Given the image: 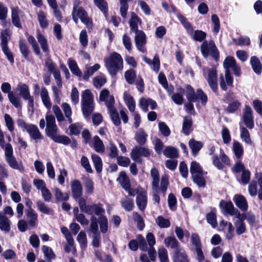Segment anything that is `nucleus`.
Here are the masks:
<instances>
[{"label": "nucleus", "mask_w": 262, "mask_h": 262, "mask_svg": "<svg viewBox=\"0 0 262 262\" xmlns=\"http://www.w3.org/2000/svg\"><path fill=\"white\" fill-rule=\"evenodd\" d=\"M78 202L80 211L88 215H92L94 212L96 215H99L105 212V210L102 207V205L101 203L93 205H86V200L84 198H81Z\"/></svg>", "instance_id": "nucleus-5"}, {"label": "nucleus", "mask_w": 262, "mask_h": 262, "mask_svg": "<svg viewBox=\"0 0 262 262\" xmlns=\"http://www.w3.org/2000/svg\"><path fill=\"white\" fill-rule=\"evenodd\" d=\"M80 2L79 0H75L73 4L72 11V18L76 24L78 23V18L84 24L87 28L92 29L93 27V21L88 15L86 11L84 8L80 6Z\"/></svg>", "instance_id": "nucleus-2"}, {"label": "nucleus", "mask_w": 262, "mask_h": 262, "mask_svg": "<svg viewBox=\"0 0 262 262\" xmlns=\"http://www.w3.org/2000/svg\"><path fill=\"white\" fill-rule=\"evenodd\" d=\"M7 162L12 168L19 170L23 172L24 170V166L22 164L18 165V162L14 156L6 159Z\"/></svg>", "instance_id": "nucleus-37"}, {"label": "nucleus", "mask_w": 262, "mask_h": 262, "mask_svg": "<svg viewBox=\"0 0 262 262\" xmlns=\"http://www.w3.org/2000/svg\"><path fill=\"white\" fill-rule=\"evenodd\" d=\"M150 176L152 178V189L155 190L158 193H159L160 191H161L162 193L165 194L169 185V176L165 174L162 177L160 187H159L160 174L158 170L156 167L151 168Z\"/></svg>", "instance_id": "nucleus-3"}, {"label": "nucleus", "mask_w": 262, "mask_h": 262, "mask_svg": "<svg viewBox=\"0 0 262 262\" xmlns=\"http://www.w3.org/2000/svg\"><path fill=\"white\" fill-rule=\"evenodd\" d=\"M168 205L169 209L172 211H174L177 209V200L172 193L169 194L168 196Z\"/></svg>", "instance_id": "nucleus-52"}, {"label": "nucleus", "mask_w": 262, "mask_h": 262, "mask_svg": "<svg viewBox=\"0 0 262 262\" xmlns=\"http://www.w3.org/2000/svg\"><path fill=\"white\" fill-rule=\"evenodd\" d=\"M81 109L83 115L85 117H89L94 109V104L93 103H81Z\"/></svg>", "instance_id": "nucleus-39"}, {"label": "nucleus", "mask_w": 262, "mask_h": 262, "mask_svg": "<svg viewBox=\"0 0 262 262\" xmlns=\"http://www.w3.org/2000/svg\"><path fill=\"white\" fill-rule=\"evenodd\" d=\"M29 43L32 46V49L36 55H39L40 54V50L35 38L32 35L27 38Z\"/></svg>", "instance_id": "nucleus-49"}, {"label": "nucleus", "mask_w": 262, "mask_h": 262, "mask_svg": "<svg viewBox=\"0 0 262 262\" xmlns=\"http://www.w3.org/2000/svg\"><path fill=\"white\" fill-rule=\"evenodd\" d=\"M148 135L144 130L141 128L136 133L135 139L138 144L140 146H143L147 141V137Z\"/></svg>", "instance_id": "nucleus-24"}, {"label": "nucleus", "mask_w": 262, "mask_h": 262, "mask_svg": "<svg viewBox=\"0 0 262 262\" xmlns=\"http://www.w3.org/2000/svg\"><path fill=\"white\" fill-rule=\"evenodd\" d=\"M233 151L237 159H240L243 157L244 149L242 145L239 142L236 141H234L233 144Z\"/></svg>", "instance_id": "nucleus-38"}, {"label": "nucleus", "mask_w": 262, "mask_h": 262, "mask_svg": "<svg viewBox=\"0 0 262 262\" xmlns=\"http://www.w3.org/2000/svg\"><path fill=\"white\" fill-rule=\"evenodd\" d=\"M18 126L22 129L23 132L27 131L30 137L34 140H40L43 136L40 133L37 126L32 124H27L23 119H19L17 121Z\"/></svg>", "instance_id": "nucleus-6"}, {"label": "nucleus", "mask_w": 262, "mask_h": 262, "mask_svg": "<svg viewBox=\"0 0 262 262\" xmlns=\"http://www.w3.org/2000/svg\"><path fill=\"white\" fill-rule=\"evenodd\" d=\"M100 67H90V68H87L86 71L84 72L83 79L84 80H88L90 76H91L94 72L97 71Z\"/></svg>", "instance_id": "nucleus-61"}, {"label": "nucleus", "mask_w": 262, "mask_h": 262, "mask_svg": "<svg viewBox=\"0 0 262 262\" xmlns=\"http://www.w3.org/2000/svg\"><path fill=\"white\" fill-rule=\"evenodd\" d=\"M109 66H122L123 59L121 55L117 52H113L107 60Z\"/></svg>", "instance_id": "nucleus-19"}, {"label": "nucleus", "mask_w": 262, "mask_h": 262, "mask_svg": "<svg viewBox=\"0 0 262 262\" xmlns=\"http://www.w3.org/2000/svg\"><path fill=\"white\" fill-rule=\"evenodd\" d=\"M11 19L13 24L17 28H21L22 26L20 22L18 10L16 8L11 9Z\"/></svg>", "instance_id": "nucleus-34"}, {"label": "nucleus", "mask_w": 262, "mask_h": 262, "mask_svg": "<svg viewBox=\"0 0 262 262\" xmlns=\"http://www.w3.org/2000/svg\"><path fill=\"white\" fill-rule=\"evenodd\" d=\"M222 137L223 142L225 144H228L231 140L229 130L227 127L223 126L222 130Z\"/></svg>", "instance_id": "nucleus-59"}, {"label": "nucleus", "mask_w": 262, "mask_h": 262, "mask_svg": "<svg viewBox=\"0 0 262 262\" xmlns=\"http://www.w3.org/2000/svg\"><path fill=\"white\" fill-rule=\"evenodd\" d=\"M192 125L193 121L191 117H185L182 124V132L186 136L189 135L193 130Z\"/></svg>", "instance_id": "nucleus-16"}, {"label": "nucleus", "mask_w": 262, "mask_h": 262, "mask_svg": "<svg viewBox=\"0 0 262 262\" xmlns=\"http://www.w3.org/2000/svg\"><path fill=\"white\" fill-rule=\"evenodd\" d=\"M159 130L161 133L165 137H168L170 134V130L169 127L164 122L159 123Z\"/></svg>", "instance_id": "nucleus-58"}, {"label": "nucleus", "mask_w": 262, "mask_h": 262, "mask_svg": "<svg viewBox=\"0 0 262 262\" xmlns=\"http://www.w3.org/2000/svg\"><path fill=\"white\" fill-rule=\"evenodd\" d=\"M226 69L225 78L222 74L220 77V86L222 91H226L227 86L233 87V78L232 76L229 69L232 68L234 74L236 76H239L241 74L240 67H224Z\"/></svg>", "instance_id": "nucleus-4"}, {"label": "nucleus", "mask_w": 262, "mask_h": 262, "mask_svg": "<svg viewBox=\"0 0 262 262\" xmlns=\"http://www.w3.org/2000/svg\"><path fill=\"white\" fill-rule=\"evenodd\" d=\"M36 38L41 46L42 50L45 53H48L49 48L47 39L39 31H37Z\"/></svg>", "instance_id": "nucleus-25"}, {"label": "nucleus", "mask_w": 262, "mask_h": 262, "mask_svg": "<svg viewBox=\"0 0 262 262\" xmlns=\"http://www.w3.org/2000/svg\"><path fill=\"white\" fill-rule=\"evenodd\" d=\"M190 172L192 176L195 174L203 175V170L200 164L196 161H192L190 167Z\"/></svg>", "instance_id": "nucleus-32"}, {"label": "nucleus", "mask_w": 262, "mask_h": 262, "mask_svg": "<svg viewBox=\"0 0 262 262\" xmlns=\"http://www.w3.org/2000/svg\"><path fill=\"white\" fill-rule=\"evenodd\" d=\"M71 191L73 198L75 200H79L83 194L82 186L78 180H74L71 182Z\"/></svg>", "instance_id": "nucleus-13"}, {"label": "nucleus", "mask_w": 262, "mask_h": 262, "mask_svg": "<svg viewBox=\"0 0 262 262\" xmlns=\"http://www.w3.org/2000/svg\"><path fill=\"white\" fill-rule=\"evenodd\" d=\"M251 107L248 105H245L243 112V122L247 128L251 129L254 127V117Z\"/></svg>", "instance_id": "nucleus-12"}, {"label": "nucleus", "mask_w": 262, "mask_h": 262, "mask_svg": "<svg viewBox=\"0 0 262 262\" xmlns=\"http://www.w3.org/2000/svg\"><path fill=\"white\" fill-rule=\"evenodd\" d=\"M8 98L10 102L15 107L17 108L21 107V102L20 97L15 96L12 92L9 93Z\"/></svg>", "instance_id": "nucleus-45"}, {"label": "nucleus", "mask_w": 262, "mask_h": 262, "mask_svg": "<svg viewBox=\"0 0 262 262\" xmlns=\"http://www.w3.org/2000/svg\"><path fill=\"white\" fill-rule=\"evenodd\" d=\"M164 244L167 247H170L171 249H175L174 251L182 250L180 248L179 242L174 236H170L165 238L164 239Z\"/></svg>", "instance_id": "nucleus-21"}, {"label": "nucleus", "mask_w": 262, "mask_h": 262, "mask_svg": "<svg viewBox=\"0 0 262 262\" xmlns=\"http://www.w3.org/2000/svg\"><path fill=\"white\" fill-rule=\"evenodd\" d=\"M40 96L43 105L48 109H50L52 106V103L50 101L48 92L45 87L41 89Z\"/></svg>", "instance_id": "nucleus-27"}, {"label": "nucleus", "mask_w": 262, "mask_h": 262, "mask_svg": "<svg viewBox=\"0 0 262 262\" xmlns=\"http://www.w3.org/2000/svg\"><path fill=\"white\" fill-rule=\"evenodd\" d=\"M10 34H9V31L8 30H5L3 31L1 33V46L2 49V50L4 54L7 56L8 59L10 61V63H13V55L9 49L8 47V43L10 39Z\"/></svg>", "instance_id": "nucleus-8"}, {"label": "nucleus", "mask_w": 262, "mask_h": 262, "mask_svg": "<svg viewBox=\"0 0 262 262\" xmlns=\"http://www.w3.org/2000/svg\"><path fill=\"white\" fill-rule=\"evenodd\" d=\"M241 137L247 144H251L252 141L248 130L245 127H240Z\"/></svg>", "instance_id": "nucleus-51"}, {"label": "nucleus", "mask_w": 262, "mask_h": 262, "mask_svg": "<svg viewBox=\"0 0 262 262\" xmlns=\"http://www.w3.org/2000/svg\"><path fill=\"white\" fill-rule=\"evenodd\" d=\"M172 259L173 262H189L186 253L182 250L174 251Z\"/></svg>", "instance_id": "nucleus-15"}, {"label": "nucleus", "mask_w": 262, "mask_h": 262, "mask_svg": "<svg viewBox=\"0 0 262 262\" xmlns=\"http://www.w3.org/2000/svg\"><path fill=\"white\" fill-rule=\"evenodd\" d=\"M94 139V148L95 150L98 153H103L105 151V146L99 136L96 135L93 138Z\"/></svg>", "instance_id": "nucleus-31"}, {"label": "nucleus", "mask_w": 262, "mask_h": 262, "mask_svg": "<svg viewBox=\"0 0 262 262\" xmlns=\"http://www.w3.org/2000/svg\"><path fill=\"white\" fill-rule=\"evenodd\" d=\"M91 158L97 172L98 173H101L102 171L103 163L101 158L95 154H92Z\"/></svg>", "instance_id": "nucleus-28"}, {"label": "nucleus", "mask_w": 262, "mask_h": 262, "mask_svg": "<svg viewBox=\"0 0 262 262\" xmlns=\"http://www.w3.org/2000/svg\"><path fill=\"white\" fill-rule=\"evenodd\" d=\"M187 33L194 40L196 41H202L203 40L206 36V34L205 32L201 30H196L194 31V29L192 26L191 32H187Z\"/></svg>", "instance_id": "nucleus-29"}, {"label": "nucleus", "mask_w": 262, "mask_h": 262, "mask_svg": "<svg viewBox=\"0 0 262 262\" xmlns=\"http://www.w3.org/2000/svg\"><path fill=\"white\" fill-rule=\"evenodd\" d=\"M206 220L207 223L210 224L213 228L217 226L216 215L213 211H211L207 214Z\"/></svg>", "instance_id": "nucleus-53"}, {"label": "nucleus", "mask_w": 262, "mask_h": 262, "mask_svg": "<svg viewBox=\"0 0 262 262\" xmlns=\"http://www.w3.org/2000/svg\"><path fill=\"white\" fill-rule=\"evenodd\" d=\"M185 89L186 97L188 101L185 105L186 111L190 114H194L195 110L192 102L200 100L201 104L205 106L208 101L207 96L201 89H198L195 92L194 88L190 84H187Z\"/></svg>", "instance_id": "nucleus-1"}, {"label": "nucleus", "mask_w": 262, "mask_h": 262, "mask_svg": "<svg viewBox=\"0 0 262 262\" xmlns=\"http://www.w3.org/2000/svg\"><path fill=\"white\" fill-rule=\"evenodd\" d=\"M110 118L113 124L117 126L121 125V122L117 109H113L109 112Z\"/></svg>", "instance_id": "nucleus-46"}, {"label": "nucleus", "mask_w": 262, "mask_h": 262, "mask_svg": "<svg viewBox=\"0 0 262 262\" xmlns=\"http://www.w3.org/2000/svg\"><path fill=\"white\" fill-rule=\"evenodd\" d=\"M131 15L132 17L129 22L130 30L134 32L140 31L138 30V25L142 23L141 19L135 12H132Z\"/></svg>", "instance_id": "nucleus-23"}, {"label": "nucleus", "mask_w": 262, "mask_h": 262, "mask_svg": "<svg viewBox=\"0 0 262 262\" xmlns=\"http://www.w3.org/2000/svg\"><path fill=\"white\" fill-rule=\"evenodd\" d=\"M220 208L224 210V212L231 215H234V212L235 208L234 207L233 203L231 201H225L224 200H222L220 202Z\"/></svg>", "instance_id": "nucleus-22"}, {"label": "nucleus", "mask_w": 262, "mask_h": 262, "mask_svg": "<svg viewBox=\"0 0 262 262\" xmlns=\"http://www.w3.org/2000/svg\"><path fill=\"white\" fill-rule=\"evenodd\" d=\"M136 203L141 211H143L145 209L147 204V197L145 192H141L137 194Z\"/></svg>", "instance_id": "nucleus-18"}, {"label": "nucleus", "mask_w": 262, "mask_h": 262, "mask_svg": "<svg viewBox=\"0 0 262 262\" xmlns=\"http://www.w3.org/2000/svg\"><path fill=\"white\" fill-rule=\"evenodd\" d=\"M52 140L56 143L62 144L64 145H68L71 143V139L66 135L57 134L55 137H53Z\"/></svg>", "instance_id": "nucleus-41"}, {"label": "nucleus", "mask_w": 262, "mask_h": 262, "mask_svg": "<svg viewBox=\"0 0 262 262\" xmlns=\"http://www.w3.org/2000/svg\"><path fill=\"white\" fill-rule=\"evenodd\" d=\"M124 76L127 82L129 84L134 83L136 78V71L133 69H130L125 72Z\"/></svg>", "instance_id": "nucleus-47"}, {"label": "nucleus", "mask_w": 262, "mask_h": 262, "mask_svg": "<svg viewBox=\"0 0 262 262\" xmlns=\"http://www.w3.org/2000/svg\"><path fill=\"white\" fill-rule=\"evenodd\" d=\"M36 206L37 207V209L41 212L46 214H49L51 211V209L49 208L43 202L41 201H38L36 202Z\"/></svg>", "instance_id": "nucleus-57"}, {"label": "nucleus", "mask_w": 262, "mask_h": 262, "mask_svg": "<svg viewBox=\"0 0 262 262\" xmlns=\"http://www.w3.org/2000/svg\"><path fill=\"white\" fill-rule=\"evenodd\" d=\"M201 174H195L192 176V179L194 183H195L199 187L204 188L206 185L205 179Z\"/></svg>", "instance_id": "nucleus-50"}, {"label": "nucleus", "mask_w": 262, "mask_h": 262, "mask_svg": "<svg viewBox=\"0 0 262 262\" xmlns=\"http://www.w3.org/2000/svg\"><path fill=\"white\" fill-rule=\"evenodd\" d=\"M163 154L166 157L171 159L176 158L179 157L178 149L172 146H167L164 150Z\"/></svg>", "instance_id": "nucleus-35"}, {"label": "nucleus", "mask_w": 262, "mask_h": 262, "mask_svg": "<svg viewBox=\"0 0 262 262\" xmlns=\"http://www.w3.org/2000/svg\"><path fill=\"white\" fill-rule=\"evenodd\" d=\"M42 250L45 256L48 260H51L55 258L56 256L51 248L44 245L42 247Z\"/></svg>", "instance_id": "nucleus-55"}, {"label": "nucleus", "mask_w": 262, "mask_h": 262, "mask_svg": "<svg viewBox=\"0 0 262 262\" xmlns=\"http://www.w3.org/2000/svg\"><path fill=\"white\" fill-rule=\"evenodd\" d=\"M17 89L19 92V95L25 100L28 101L27 105L28 108L29 110L31 108L32 110H33L34 107V97L30 95L29 86L25 83L18 84L17 85Z\"/></svg>", "instance_id": "nucleus-9"}, {"label": "nucleus", "mask_w": 262, "mask_h": 262, "mask_svg": "<svg viewBox=\"0 0 262 262\" xmlns=\"http://www.w3.org/2000/svg\"><path fill=\"white\" fill-rule=\"evenodd\" d=\"M6 125L10 132H13L14 129V122L12 117L8 114L4 115Z\"/></svg>", "instance_id": "nucleus-64"}, {"label": "nucleus", "mask_w": 262, "mask_h": 262, "mask_svg": "<svg viewBox=\"0 0 262 262\" xmlns=\"http://www.w3.org/2000/svg\"><path fill=\"white\" fill-rule=\"evenodd\" d=\"M37 19L39 25L42 28H47L49 25V23L47 19L45 13L40 10L37 13Z\"/></svg>", "instance_id": "nucleus-44"}, {"label": "nucleus", "mask_w": 262, "mask_h": 262, "mask_svg": "<svg viewBox=\"0 0 262 262\" xmlns=\"http://www.w3.org/2000/svg\"><path fill=\"white\" fill-rule=\"evenodd\" d=\"M117 181L119 182L124 190H128L130 188V186H131L130 180L124 171H122L119 173V177L117 178Z\"/></svg>", "instance_id": "nucleus-20"}, {"label": "nucleus", "mask_w": 262, "mask_h": 262, "mask_svg": "<svg viewBox=\"0 0 262 262\" xmlns=\"http://www.w3.org/2000/svg\"><path fill=\"white\" fill-rule=\"evenodd\" d=\"M156 223L161 228H166L170 226V222L162 215L158 216L156 220Z\"/></svg>", "instance_id": "nucleus-48"}, {"label": "nucleus", "mask_w": 262, "mask_h": 262, "mask_svg": "<svg viewBox=\"0 0 262 262\" xmlns=\"http://www.w3.org/2000/svg\"><path fill=\"white\" fill-rule=\"evenodd\" d=\"M150 155V152L147 148L140 145V146H136L132 150L130 157L135 162L141 163L142 162L141 156L148 157Z\"/></svg>", "instance_id": "nucleus-10"}, {"label": "nucleus", "mask_w": 262, "mask_h": 262, "mask_svg": "<svg viewBox=\"0 0 262 262\" xmlns=\"http://www.w3.org/2000/svg\"><path fill=\"white\" fill-rule=\"evenodd\" d=\"M135 41L136 48L142 53L146 52L145 45L146 43V36L145 33L140 30L135 32Z\"/></svg>", "instance_id": "nucleus-11"}, {"label": "nucleus", "mask_w": 262, "mask_h": 262, "mask_svg": "<svg viewBox=\"0 0 262 262\" xmlns=\"http://www.w3.org/2000/svg\"><path fill=\"white\" fill-rule=\"evenodd\" d=\"M188 145L191 150L192 155L195 157L203 147V143L201 141L195 140L194 139H191L188 142Z\"/></svg>", "instance_id": "nucleus-17"}, {"label": "nucleus", "mask_w": 262, "mask_h": 262, "mask_svg": "<svg viewBox=\"0 0 262 262\" xmlns=\"http://www.w3.org/2000/svg\"><path fill=\"white\" fill-rule=\"evenodd\" d=\"M99 217V223L100 225V231L102 233H106L108 230V220L107 217L101 214Z\"/></svg>", "instance_id": "nucleus-42"}, {"label": "nucleus", "mask_w": 262, "mask_h": 262, "mask_svg": "<svg viewBox=\"0 0 262 262\" xmlns=\"http://www.w3.org/2000/svg\"><path fill=\"white\" fill-rule=\"evenodd\" d=\"M211 21L214 25L213 31L215 34H217L220 29V22L217 15L213 14L211 16Z\"/></svg>", "instance_id": "nucleus-63"}, {"label": "nucleus", "mask_w": 262, "mask_h": 262, "mask_svg": "<svg viewBox=\"0 0 262 262\" xmlns=\"http://www.w3.org/2000/svg\"><path fill=\"white\" fill-rule=\"evenodd\" d=\"M233 41L235 44L239 46H249L250 44V38L247 36L240 37L236 39H234Z\"/></svg>", "instance_id": "nucleus-62"}, {"label": "nucleus", "mask_w": 262, "mask_h": 262, "mask_svg": "<svg viewBox=\"0 0 262 262\" xmlns=\"http://www.w3.org/2000/svg\"><path fill=\"white\" fill-rule=\"evenodd\" d=\"M241 103L238 100H234L229 104L226 108V111L228 113H234L241 107Z\"/></svg>", "instance_id": "nucleus-54"}, {"label": "nucleus", "mask_w": 262, "mask_h": 262, "mask_svg": "<svg viewBox=\"0 0 262 262\" xmlns=\"http://www.w3.org/2000/svg\"><path fill=\"white\" fill-rule=\"evenodd\" d=\"M236 206L243 212L248 210V205L245 197L241 194H236L233 199Z\"/></svg>", "instance_id": "nucleus-14"}, {"label": "nucleus", "mask_w": 262, "mask_h": 262, "mask_svg": "<svg viewBox=\"0 0 262 262\" xmlns=\"http://www.w3.org/2000/svg\"><path fill=\"white\" fill-rule=\"evenodd\" d=\"M0 229L1 230L9 232L10 230V220L0 213Z\"/></svg>", "instance_id": "nucleus-33"}, {"label": "nucleus", "mask_w": 262, "mask_h": 262, "mask_svg": "<svg viewBox=\"0 0 262 262\" xmlns=\"http://www.w3.org/2000/svg\"><path fill=\"white\" fill-rule=\"evenodd\" d=\"M26 214L27 218L30 219L28 221L29 225L32 227L35 226L38 217L37 213L32 208H30L26 210Z\"/></svg>", "instance_id": "nucleus-26"}, {"label": "nucleus", "mask_w": 262, "mask_h": 262, "mask_svg": "<svg viewBox=\"0 0 262 262\" xmlns=\"http://www.w3.org/2000/svg\"><path fill=\"white\" fill-rule=\"evenodd\" d=\"M120 203L121 207L128 212L132 211L135 206L133 200L127 196L125 199H122Z\"/></svg>", "instance_id": "nucleus-30"}, {"label": "nucleus", "mask_w": 262, "mask_h": 262, "mask_svg": "<svg viewBox=\"0 0 262 262\" xmlns=\"http://www.w3.org/2000/svg\"><path fill=\"white\" fill-rule=\"evenodd\" d=\"M158 257L160 262H169L167 250L163 247L158 249Z\"/></svg>", "instance_id": "nucleus-56"}, {"label": "nucleus", "mask_w": 262, "mask_h": 262, "mask_svg": "<svg viewBox=\"0 0 262 262\" xmlns=\"http://www.w3.org/2000/svg\"><path fill=\"white\" fill-rule=\"evenodd\" d=\"M55 196L57 202L67 201L69 199V195L68 193L66 192L63 194L60 189L58 188L55 189Z\"/></svg>", "instance_id": "nucleus-43"}, {"label": "nucleus", "mask_w": 262, "mask_h": 262, "mask_svg": "<svg viewBox=\"0 0 262 262\" xmlns=\"http://www.w3.org/2000/svg\"><path fill=\"white\" fill-rule=\"evenodd\" d=\"M95 5L104 13L107 11V4L105 0H94Z\"/></svg>", "instance_id": "nucleus-60"}, {"label": "nucleus", "mask_w": 262, "mask_h": 262, "mask_svg": "<svg viewBox=\"0 0 262 262\" xmlns=\"http://www.w3.org/2000/svg\"><path fill=\"white\" fill-rule=\"evenodd\" d=\"M201 51L205 58L210 54L216 60L219 58V52L213 40L204 41L201 46Z\"/></svg>", "instance_id": "nucleus-7"}, {"label": "nucleus", "mask_w": 262, "mask_h": 262, "mask_svg": "<svg viewBox=\"0 0 262 262\" xmlns=\"http://www.w3.org/2000/svg\"><path fill=\"white\" fill-rule=\"evenodd\" d=\"M178 93L174 94L171 96V99L173 102L178 104L181 105L183 103L184 98L183 94L185 93V90L182 88L178 89Z\"/></svg>", "instance_id": "nucleus-36"}, {"label": "nucleus", "mask_w": 262, "mask_h": 262, "mask_svg": "<svg viewBox=\"0 0 262 262\" xmlns=\"http://www.w3.org/2000/svg\"><path fill=\"white\" fill-rule=\"evenodd\" d=\"M94 101L93 95L89 89H86L82 94L81 103H93Z\"/></svg>", "instance_id": "nucleus-40"}]
</instances>
